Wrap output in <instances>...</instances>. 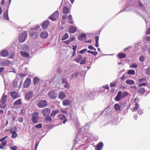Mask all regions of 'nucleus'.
Returning a JSON list of instances; mask_svg holds the SVG:
<instances>
[{"label":"nucleus","mask_w":150,"mask_h":150,"mask_svg":"<svg viewBox=\"0 0 150 150\" xmlns=\"http://www.w3.org/2000/svg\"><path fill=\"white\" fill-rule=\"evenodd\" d=\"M62 80L63 83H68L67 80L66 78H62Z\"/></svg>","instance_id":"obj_53"},{"label":"nucleus","mask_w":150,"mask_h":150,"mask_svg":"<svg viewBox=\"0 0 150 150\" xmlns=\"http://www.w3.org/2000/svg\"><path fill=\"white\" fill-rule=\"evenodd\" d=\"M48 35L46 31H43L40 34V36L42 38H46Z\"/></svg>","instance_id":"obj_24"},{"label":"nucleus","mask_w":150,"mask_h":150,"mask_svg":"<svg viewBox=\"0 0 150 150\" xmlns=\"http://www.w3.org/2000/svg\"><path fill=\"white\" fill-rule=\"evenodd\" d=\"M137 100H138L137 98H135L134 99L133 102V105L134 104L135 106L133 107L132 109V112L136 111L140 107L139 105L137 103Z\"/></svg>","instance_id":"obj_8"},{"label":"nucleus","mask_w":150,"mask_h":150,"mask_svg":"<svg viewBox=\"0 0 150 150\" xmlns=\"http://www.w3.org/2000/svg\"><path fill=\"white\" fill-rule=\"evenodd\" d=\"M122 98L121 96V91H119L117 93L115 98V100L116 101H118Z\"/></svg>","instance_id":"obj_17"},{"label":"nucleus","mask_w":150,"mask_h":150,"mask_svg":"<svg viewBox=\"0 0 150 150\" xmlns=\"http://www.w3.org/2000/svg\"><path fill=\"white\" fill-rule=\"evenodd\" d=\"M50 112L51 110L50 109L46 108L43 110L42 113L44 116H48L50 114Z\"/></svg>","instance_id":"obj_11"},{"label":"nucleus","mask_w":150,"mask_h":150,"mask_svg":"<svg viewBox=\"0 0 150 150\" xmlns=\"http://www.w3.org/2000/svg\"><path fill=\"white\" fill-rule=\"evenodd\" d=\"M17 135L18 134L16 132L12 134L11 137L13 138H15L17 137Z\"/></svg>","instance_id":"obj_58"},{"label":"nucleus","mask_w":150,"mask_h":150,"mask_svg":"<svg viewBox=\"0 0 150 150\" xmlns=\"http://www.w3.org/2000/svg\"><path fill=\"white\" fill-rule=\"evenodd\" d=\"M146 79L145 78H142L141 79H140L139 80V82H141L143 81H146Z\"/></svg>","instance_id":"obj_61"},{"label":"nucleus","mask_w":150,"mask_h":150,"mask_svg":"<svg viewBox=\"0 0 150 150\" xmlns=\"http://www.w3.org/2000/svg\"><path fill=\"white\" fill-rule=\"evenodd\" d=\"M87 52L88 53H91L92 54L95 56H96L98 54V53L97 52H92L90 50L87 51Z\"/></svg>","instance_id":"obj_45"},{"label":"nucleus","mask_w":150,"mask_h":150,"mask_svg":"<svg viewBox=\"0 0 150 150\" xmlns=\"http://www.w3.org/2000/svg\"><path fill=\"white\" fill-rule=\"evenodd\" d=\"M22 104V100L21 99H19L13 103L14 106L18 105H21Z\"/></svg>","instance_id":"obj_27"},{"label":"nucleus","mask_w":150,"mask_h":150,"mask_svg":"<svg viewBox=\"0 0 150 150\" xmlns=\"http://www.w3.org/2000/svg\"><path fill=\"white\" fill-rule=\"evenodd\" d=\"M90 127V124L88 123L80 129L76 135V139H77L78 138L80 137L81 135H82L81 133H85L87 132Z\"/></svg>","instance_id":"obj_1"},{"label":"nucleus","mask_w":150,"mask_h":150,"mask_svg":"<svg viewBox=\"0 0 150 150\" xmlns=\"http://www.w3.org/2000/svg\"><path fill=\"white\" fill-rule=\"evenodd\" d=\"M116 84L115 82L111 83L110 84V86L111 87H114L116 86Z\"/></svg>","instance_id":"obj_59"},{"label":"nucleus","mask_w":150,"mask_h":150,"mask_svg":"<svg viewBox=\"0 0 150 150\" xmlns=\"http://www.w3.org/2000/svg\"><path fill=\"white\" fill-rule=\"evenodd\" d=\"M11 95L13 99H15L19 97L18 93L16 91H13L11 93Z\"/></svg>","instance_id":"obj_21"},{"label":"nucleus","mask_w":150,"mask_h":150,"mask_svg":"<svg viewBox=\"0 0 150 150\" xmlns=\"http://www.w3.org/2000/svg\"><path fill=\"white\" fill-rule=\"evenodd\" d=\"M79 74V72L78 71H76L71 75V79H74L78 77V74Z\"/></svg>","instance_id":"obj_31"},{"label":"nucleus","mask_w":150,"mask_h":150,"mask_svg":"<svg viewBox=\"0 0 150 150\" xmlns=\"http://www.w3.org/2000/svg\"><path fill=\"white\" fill-rule=\"evenodd\" d=\"M148 48V47L147 45H144L142 46L141 50L143 52L146 51Z\"/></svg>","instance_id":"obj_42"},{"label":"nucleus","mask_w":150,"mask_h":150,"mask_svg":"<svg viewBox=\"0 0 150 150\" xmlns=\"http://www.w3.org/2000/svg\"><path fill=\"white\" fill-rule=\"evenodd\" d=\"M7 96H2L0 101V108H2L3 107L1 105V104H4L6 102Z\"/></svg>","instance_id":"obj_12"},{"label":"nucleus","mask_w":150,"mask_h":150,"mask_svg":"<svg viewBox=\"0 0 150 150\" xmlns=\"http://www.w3.org/2000/svg\"><path fill=\"white\" fill-rule=\"evenodd\" d=\"M128 94V93L126 91L122 93H121V96L122 98L126 97Z\"/></svg>","instance_id":"obj_44"},{"label":"nucleus","mask_w":150,"mask_h":150,"mask_svg":"<svg viewBox=\"0 0 150 150\" xmlns=\"http://www.w3.org/2000/svg\"><path fill=\"white\" fill-rule=\"evenodd\" d=\"M41 79L35 77L33 79V84L34 86H37L40 83Z\"/></svg>","instance_id":"obj_20"},{"label":"nucleus","mask_w":150,"mask_h":150,"mask_svg":"<svg viewBox=\"0 0 150 150\" xmlns=\"http://www.w3.org/2000/svg\"><path fill=\"white\" fill-rule=\"evenodd\" d=\"M87 50V49H84L83 50H82L79 52L81 54H83L85 52H86Z\"/></svg>","instance_id":"obj_60"},{"label":"nucleus","mask_w":150,"mask_h":150,"mask_svg":"<svg viewBox=\"0 0 150 150\" xmlns=\"http://www.w3.org/2000/svg\"><path fill=\"white\" fill-rule=\"evenodd\" d=\"M145 59L144 57L143 56H141L139 57V61L140 62H143Z\"/></svg>","instance_id":"obj_51"},{"label":"nucleus","mask_w":150,"mask_h":150,"mask_svg":"<svg viewBox=\"0 0 150 150\" xmlns=\"http://www.w3.org/2000/svg\"><path fill=\"white\" fill-rule=\"evenodd\" d=\"M45 120H46L47 122H50L52 121V118L50 116H48L45 118Z\"/></svg>","instance_id":"obj_47"},{"label":"nucleus","mask_w":150,"mask_h":150,"mask_svg":"<svg viewBox=\"0 0 150 150\" xmlns=\"http://www.w3.org/2000/svg\"><path fill=\"white\" fill-rule=\"evenodd\" d=\"M20 54L21 56L26 58H29L30 57L29 54L26 52L21 51Z\"/></svg>","instance_id":"obj_18"},{"label":"nucleus","mask_w":150,"mask_h":150,"mask_svg":"<svg viewBox=\"0 0 150 150\" xmlns=\"http://www.w3.org/2000/svg\"><path fill=\"white\" fill-rule=\"evenodd\" d=\"M39 113L37 112H35L33 113L32 114V122L36 124L39 122Z\"/></svg>","instance_id":"obj_4"},{"label":"nucleus","mask_w":150,"mask_h":150,"mask_svg":"<svg viewBox=\"0 0 150 150\" xmlns=\"http://www.w3.org/2000/svg\"><path fill=\"white\" fill-rule=\"evenodd\" d=\"M29 35L33 38H36L38 36V33L35 31H32L30 33Z\"/></svg>","instance_id":"obj_23"},{"label":"nucleus","mask_w":150,"mask_h":150,"mask_svg":"<svg viewBox=\"0 0 150 150\" xmlns=\"http://www.w3.org/2000/svg\"><path fill=\"white\" fill-rule=\"evenodd\" d=\"M29 105L28 103L25 104L23 106V110H24L26 109L29 107Z\"/></svg>","instance_id":"obj_52"},{"label":"nucleus","mask_w":150,"mask_h":150,"mask_svg":"<svg viewBox=\"0 0 150 150\" xmlns=\"http://www.w3.org/2000/svg\"><path fill=\"white\" fill-rule=\"evenodd\" d=\"M82 58L83 57L81 55L79 54L78 55V57L74 59V61H76L77 63H79L82 59Z\"/></svg>","instance_id":"obj_29"},{"label":"nucleus","mask_w":150,"mask_h":150,"mask_svg":"<svg viewBox=\"0 0 150 150\" xmlns=\"http://www.w3.org/2000/svg\"><path fill=\"white\" fill-rule=\"evenodd\" d=\"M86 37V35L85 33H82L80 35L77 37L78 39L80 41H83Z\"/></svg>","instance_id":"obj_25"},{"label":"nucleus","mask_w":150,"mask_h":150,"mask_svg":"<svg viewBox=\"0 0 150 150\" xmlns=\"http://www.w3.org/2000/svg\"><path fill=\"white\" fill-rule=\"evenodd\" d=\"M31 79L29 78H27L23 84V87L25 88H28L30 85Z\"/></svg>","instance_id":"obj_10"},{"label":"nucleus","mask_w":150,"mask_h":150,"mask_svg":"<svg viewBox=\"0 0 150 150\" xmlns=\"http://www.w3.org/2000/svg\"><path fill=\"white\" fill-rule=\"evenodd\" d=\"M34 92L32 90L27 91L25 94V99L28 101L32 98L33 96Z\"/></svg>","instance_id":"obj_2"},{"label":"nucleus","mask_w":150,"mask_h":150,"mask_svg":"<svg viewBox=\"0 0 150 150\" xmlns=\"http://www.w3.org/2000/svg\"><path fill=\"white\" fill-rule=\"evenodd\" d=\"M68 29L70 33H73L76 31V28L75 26H71L69 27Z\"/></svg>","instance_id":"obj_14"},{"label":"nucleus","mask_w":150,"mask_h":150,"mask_svg":"<svg viewBox=\"0 0 150 150\" xmlns=\"http://www.w3.org/2000/svg\"><path fill=\"white\" fill-rule=\"evenodd\" d=\"M49 98L52 100L55 99L57 97V94L54 90H51L48 93Z\"/></svg>","instance_id":"obj_7"},{"label":"nucleus","mask_w":150,"mask_h":150,"mask_svg":"<svg viewBox=\"0 0 150 150\" xmlns=\"http://www.w3.org/2000/svg\"><path fill=\"white\" fill-rule=\"evenodd\" d=\"M10 148L12 150H16L17 149V146H11Z\"/></svg>","instance_id":"obj_55"},{"label":"nucleus","mask_w":150,"mask_h":150,"mask_svg":"<svg viewBox=\"0 0 150 150\" xmlns=\"http://www.w3.org/2000/svg\"><path fill=\"white\" fill-rule=\"evenodd\" d=\"M145 73L147 75L150 74V68H147L145 70Z\"/></svg>","instance_id":"obj_50"},{"label":"nucleus","mask_w":150,"mask_h":150,"mask_svg":"<svg viewBox=\"0 0 150 150\" xmlns=\"http://www.w3.org/2000/svg\"><path fill=\"white\" fill-rule=\"evenodd\" d=\"M126 55L125 54L122 53H120L118 54V56L119 58L122 59L126 57Z\"/></svg>","instance_id":"obj_40"},{"label":"nucleus","mask_w":150,"mask_h":150,"mask_svg":"<svg viewBox=\"0 0 150 150\" xmlns=\"http://www.w3.org/2000/svg\"><path fill=\"white\" fill-rule=\"evenodd\" d=\"M139 6L140 8L142 10L144 11H145V7L143 6V5L140 1L139 2Z\"/></svg>","instance_id":"obj_46"},{"label":"nucleus","mask_w":150,"mask_h":150,"mask_svg":"<svg viewBox=\"0 0 150 150\" xmlns=\"http://www.w3.org/2000/svg\"><path fill=\"white\" fill-rule=\"evenodd\" d=\"M13 86L14 88H16L18 87V81L17 80H15L13 82Z\"/></svg>","instance_id":"obj_38"},{"label":"nucleus","mask_w":150,"mask_h":150,"mask_svg":"<svg viewBox=\"0 0 150 150\" xmlns=\"http://www.w3.org/2000/svg\"><path fill=\"white\" fill-rule=\"evenodd\" d=\"M135 71L133 70H130L127 71V74L129 75H134L135 74Z\"/></svg>","instance_id":"obj_43"},{"label":"nucleus","mask_w":150,"mask_h":150,"mask_svg":"<svg viewBox=\"0 0 150 150\" xmlns=\"http://www.w3.org/2000/svg\"><path fill=\"white\" fill-rule=\"evenodd\" d=\"M103 146V143L102 142H100L97 145L96 148L95 150H102Z\"/></svg>","instance_id":"obj_22"},{"label":"nucleus","mask_w":150,"mask_h":150,"mask_svg":"<svg viewBox=\"0 0 150 150\" xmlns=\"http://www.w3.org/2000/svg\"><path fill=\"white\" fill-rule=\"evenodd\" d=\"M147 84V83H143L139 84V87L145 86Z\"/></svg>","instance_id":"obj_57"},{"label":"nucleus","mask_w":150,"mask_h":150,"mask_svg":"<svg viewBox=\"0 0 150 150\" xmlns=\"http://www.w3.org/2000/svg\"><path fill=\"white\" fill-rule=\"evenodd\" d=\"M59 14V12L58 11H56L52 14L49 17V18L52 21H55L58 17Z\"/></svg>","instance_id":"obj_9"},{"label":"nucleus","mask_w":150,"mask_h":150,"mask_svg":"<svg viewBox=\"0 0 150 150\" xmlns=\"http://www.w3.org/2000/svg\"><path fill=\"white\" fill-rule=\"evenodd\" d=\"M17 130V128L16 127H13L11 128L10 130V132L12 134L15 133H16V131Z\"/></svg>","instance_id":"obj_39"},{"label":"nucleus","mask_w":150,"mask_h":150,"mask_svg":"<svg viewBox=\"0 0 150 150\" xmlns=\"http://www.w3.org/2000/svg\"><path fill=\"white\" fill-rule=\"evenodd\" d=\"M129 10V8H128V7H126L124 8L120 12H119L118 13H120L121 12H124V11H127V10Z\"/></svg>","instance_id":"obj_54"},{"label":"nucleus","mask_w":150,"mask_h":150,"mask_svg":"<svg viewBox=\"0 0 150 150\" xmlns=\"http://www.w3.org/2000/svg\"><path fill=\"white\" fill-rule=\"evenodd\" d=\"M145 91L144 88H140L138 91V93L140 94H143Z\"/></svg>","instance_id":"obj_35"},{"label":"nucleus","mask_w":150,"mask_h":150,"mask_svg":"<svg viewBox=\"0 0 150 150\" xmlns=\"http://www.w3.org/2000/svg\"><path fill=\"white\" fill-rule=\"evenodd\" d=\"M146 34L147 35H150V27L147 29Z\"/></svg>","instance_id":"obj_64"},{"label":"nucleus","mask_w":150,"mask_h":150,"mask_svg":"<svg viewBox=\"0 0 150 150\" xmlns=\"http://www.w3.org/2000/svg\"><path fill=\"white\" fill-rule=\"evenodd\" d=\"M42 125L41 123H40L36 125H35V127L37 128H41L42 127Z\"/></svg>","instance_id":"obj_48"},{"label":"nucleus","mask_w":150,"mask_h":150,"mask_svg":"<svg viewBox=\"0 0 150 150\" xmlns=\"http://www.w3.org/2000/svg\"><path fill=\"white\" fill-rule=\"evenodd\" d=\"M86 59V57H84L83 59H82L80 62V64H85L86 63V61H85Z\"/></svg>","instance_id":"obj_49"},{"label":"nucleus","mask_w":150,"mask_h":150,"mask_svg":"<svg viewBox=\"0 0 150 150\" xmlns=\"http://www.w3.org/2000/svg\"><path fill=\"white\" fill-rule=\"evenodd\" d=\"M69 37V35L67 33H66L65 34H64L62 37V40L63 41L65 40H66Z\"/></svg>","instance_id":"obj_37"},{"label":"nucleus","mask_w":150,"mask_h":150,"mask_svg":"<svg viewBox=\"0 0 150 150\" xmlns=\"http://www.w3.org/2000/svg\"><path fill=\"white\" fill-rule=\"evenodd\" d=\"M27 36V33L25 31H24L21 33L19 36V40L20 42H23L25 40Z\"/></svg>","instance_id":"obj_6"},{"label":"nucleus","mask_w":150,"mask_h":150,"mask_svg":"<svg viewBox=\"0 0 150 150\" xmlns=\"http://www.w3.org/2000/svg\"><path fill=\"white\" fill-rule=\"evenodd\" d=\"M1 56L4 57H6L8 56L9 52L7 50H4L1 51Z\"/></svg>","instance_id":"obj_19"},{"label":"nucleus","mask_w":150,"mask_h":150,"mask_svg":"<svg viewBox=\"0 0 150 150\" xmlns=\"http://www.w3.org/2000/svg\"><path fill=\"white\" fill-rule=\"evenodd\" d=\"M49 24V22L48 21H44L42 23L41 25L42 28L44 29H46L47 27Z\"/></svg>","instance_id":"obj_15"},{"label":"nucleus","mask_w":150,"mask_h":150,"mask_svg":"<svg viewBox=\"0 0 150 150\" xmlns=\"http://www.w3.org/2000/svg\"><path fill=\"white\" fill-rule=\"evenodd\" d=\"M57 117H59V118L60 120H63V123L64 124L68 120V119L66 118L65 116L63 114L59 115Z\"/></svg>","instance_id":"obj_13"},{"label":"nucleus","mask_w":150,"mask_h":150,"mask_svg":"<svg viewBox=\"0 0 150 150\" xmlns=\"http://www.w3.org/2000/svg\"><path fill=\"white\" fill-rule=\"evenodd\" d=\"M81 135L80 138H78L77 139H76V138L75 139V141H79L81 140V141L83 142H87L88 141L89 138L88 137V134H83L82 136Z\"/></svg>","instance_id":"obj_5"},{"label":"nucleus","mask_w":150,"mask_h":150,"mask_svg":"<svg viewBox=\"0 0 150 150\" xmlns=\"http://www.w3.org/2000/svg\"><path fill=\"white\" fill-rule=\"evenodd\" d=\"M114 107L115 109L117 110H119L120 109V106L118 104H115L114 105Z\"/></svg>","instance_id":"obj_41"},{"label":"nucleus","mask_w":150,"mask_h":150,"mask_svg":"<svg viewBox=\"0 0 150 150\" xmlns=\"http://www.w3.org/2000/svg\"><path fill=\"white\" fill-rule=\"evenodd\" d=\"M70 102L71 101H70L69 100H64L63 101V104L64 106H67L69 105Z\"/></svg>","instance_id":"obj_30"},{"label":"nucleus","mask_w":150,"mask_h":150,"mask_svg":"<svg viewBox=\"0 0 150 150\" xmlns=\"http://www.w3.org/2000/svg\"><path fill=\"white\" fill-rule=\"evenodd\" d=\"M125 82L126 84L129 85H132L134 83V82L133 80L130 79H127Z\"/></svg>","instance_id":"obj_34"},{"label":"nucleus","mask_w":150,"mask_h":150,"mask_svg":"<svg viewBox=\"0 0 150 150\" xmlns=\"http://www.w3.org/2000/svg\"><path fill=\"white\" fill-rule=\"evenodd\" d=\"M143 110L141 109H139L138 110V113L139 114H140L141 115H142V114L143 113Z\"/></svg>","instance_id":"obj_62"},{"label":"nucleus","mask_w":150,"mask_h":150,"mask_svg":"<svg viewBox=\"0 0 150 150\" xmlns=\"http://www.w3.org/2000/svg\"><path fill=\"white\" fill-rule=\"evenodd\" d=\"M65 97V93L63 91L59 92V98L62 100Z\"/></svg>","instance_id":"obj_28"},{"label":"nucleus","mask_w":150,"mask_h":150,"mask_svg":"<svg viewBox=\"0 0 150 150\" xmlns=\"http://www.w3.org/2000/svg\"><path fill=\"white\" fill-rule=\"evenodd\" d=\"M11 63L10 61L7 60L2 62L1 64L3 66L6 67L9 66Z\"/></svg>","instance_id":"obj_16"},{"label":"nucleus","mask_w":150,"mask_h":150,"mask_svg":"<svg viewBox=\"0 0 150 150\" xmlns=\"http://www.w3.org/2000/svg\"><path fill=\"white\" fill-rule=\"evenodd\" d=\"M68 22L71 24H73L74 23L72 16L71 15H69L68 16Z\"/></svg>","instance_id":"obj_36"},{"label":"nucleus","mask_w":150,"mask_h":150,"mask_svg":"<svg viewBox=\"0 0 150 150\" xmlns=\"http://www.w3.org/2000/svg\"><path fill=\"white\" fill-rule=\"evenodd\" d=\"M59 110H53L51 114H50V115L51 116H54L55 115L59 113Z\"/></svg>","instance_id":"obj_33"},{"label":"nucleus","mask_w":150,"mask_h":150,"mask_svg":"<svg viewBox=\"0 0 150 150\" xmlns=\"http://www.w3.org/2000/svg\"><path fill=\"white\" fill-rule=\"evenodd\" d=\"M3 17L6 20H9L8 16V9H7L4 13L3 15Z\"/></svg>","instance_id":"obj_26"},{"label":"nucleus","mask_w":150,"mask_h":150,"mask_svg":"<svg viewBox=\"0 0 150 150\" xmlns=\"http://www.w3.org/2000/svg\"><path fill=\"white\" fill-rule=\"evenodd\" d=\"M18 75L21 78H23L26 76L25 74L23 73L19 74Z\"/></svg>","instance_id":"obj_63"},{"label":"nucleus","mask_w":150,"mask_h":150,"mask_svg":"<svg viewBox=\"0 0 150 150\" xmlns=\"http://www.w3.org/2000/svg\"><path fill=\"white\" fill-rule=\"evenodd\" d=\"M138 67V65L136 64L135 63H134L132 64L131 66H130V68H137Z\"/></svg>","instance_id":"obj_56"},{"label":"nucleus","mask_w":150,"mask_h":150,"mask_svg":"<svg viewBox=\"0 0 150 150\" xmlns=\"http://www.w3.org/2000/svg\"><path fill=\"white\" fill-rule=\"evenodd\" d=\"M37 105L39 108H44L47 106L48 103L45 100H41L37 103Z\"/></svg>","instance_id":"obj_3"},{"label":"nucleus","mask_w":150,"mask_h":150,"mask_svg":"<svg viewBox=\"0 0 150 150\" xmlns=\"http://www.w3.org/2000/svg\"><path fill=\"white\" fill-rule=\"evenodd\" d=\"M63 12L64 14H67L69 13V10L67 6H64L63 8Z\"/></svg>","instance_id":"obj_32"}]
</instances>
